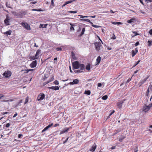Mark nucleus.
<instances>
[{"label":"nucleus","mask_w":152,"mask_h":152,"mask_svg":"<svg viewBox=\"0 0 152 152\" xmlns=\"http://www.w3.org/2000/svg\"><path fill=\"white\" fill-rule=\"evenodd\" d=\"M73 69H76L80 68V64L77 61H75L72 63Z\"/></svg>","instance_id":"nucleus-1"},{"label":"nucleus","mask_w":152,"mask_h":152,"mask_svg":"<svg viewBox=\"0 0 152 152\" xmlns=\"http://www.w3.org/2000/svg\"><path fill=\"white\" fill-rule=\"evenodd\" d=\"M96 49L97 51H99L100 50V48L102 47L101 44L100 42H96L94 43Z\"/></svg>","instance_id":"nucleus-2"},{"label":"nucleus","mask_w":152,"mask_h":152,"mask_svg":"<svg viewBox=\"0 0 152 152\" xmlns=\"http://www.w3.org/2000/svg\"><path fill=\"white\" fill-rule=\"evenodd\" d=\"M11 72L9 71H5L3 74V75L6 77H9L11 76Z\"/></svg>","instance_id":"nucleus-3"},{"label":"nucleus","mask_w":152,"mask_h":152,"mask_svg":"<svg viewBox=\"0 0 152 152\" xmlns=\"http://www.w3.org/2000/svg\"><path fill=\"white\" fill-rule=\"evenodd\" d=\"M45 97V95L42 93H41L37 97V99L38 101H41Z\"/></svg>","instance_id":"nucleus-4"},{"label":"nucleus","mask_w":152,"mask_h":152,"mask_svg":"<svg viewBox=\"0 0 152 152\" xmlns=\"http://www.w3.org/2000/svg\"><path fill=\"white\" fill-rule=\"evenodd\" d=\"M21 24L27 30H29L31 29L30 26L26 23L23 22L21 23Z\"/></svg>","instance_id":"nucleus-5"},{"label":"nucleus","mask_w":152,"mask_h":152,"mask_svg":"<svg viewBox=\"0 0 152 152\" xmlns=\"http://www.w3.org/2000/svg\"><path fill=\"white\" fill-rule=\"evenodd\" d=\"M79 81L77 79H75L73 81V82H71L69 83L68 84H69L70 85H73L74 84H78Z\"/></svg>","instance_id":"nucleus-6"},{"label":"nucleus","mask_w":152,"mask_h":152,"mask_svg":"<svg viewBox=\"0 0 152 152\" xmlns=\"http://www.w3.org/2000/svg\"><path fill=\"white\" fill-rule=\"evenodd\" d=\"M148 77L147 78H145L143 80H141L138 84V85L139 86H140L142 84L144 83L146 81Z\"/></svg>","instance_id":"nucleus-7"},{"label":"nucleus","mask_w":152,"mask_h":152,"mask_svg":"<svg viewBox=\"0 0 152 152\" xmlns=\"http://www.w3.org/2000/svg\"><path fill=\"white\" fill-rule=\"evenodd\" d=\"M37 64V61H34L30 64V66L31 68H34L36 66Z\"/></svg>","instance_id":"nucleus-8"},{"label":"nucleus","mask_w":152,"mask_h":152,"mask_svg":"<svg viewBox=\"0 0 152 152\" xmlns=\"http://www.w3.org/2000/svg\"><path fill=\"white\" fill-rule=\"evenodd\" d=\"M69 130V128H65V129H63L60 133V134L61 135L63 133H66L68 132V131Z\"/></svg>","instance_id":"nucleus-9"},{"label":"nucleus","mask_w":152,"mask_h":152,"mask_svg":"<svg viewBox=\"0 0 152 152\" xmlns=\"http://www.w3.org/2000/svg\"><path fill=\"white\" fill-rule=\"evenodd\" d=\"M138 52V50L136 48L135 49V50H132V57H134Z\"/></svg>","instance_id":"nucleus-10"},{"label":"nucleus","mask_w":152,"mask_h":152,"mask_svg":"<svg viewBox=\"0 0 152 152\" xmlns=\"http://www.w3.org/2000/svg\"><path fill=\"white\" fill-rule=\"evenodd\" d=\"M4 23L6 25H10L9 19L8 17H7L6 19L4 20Z\"/></svg>","instance_id":"nucleus-11"},{"label":"nucleus","mask_w":152,"mask_h":152,"mask_svg":"<svg viewBox=\"0 0 152 152\" xmlns=\"http://www.w3.org/2000/svg\"><path fill=\"white\" fill-rule=\"evenodd\" d=\"M49 88L50 89L54 90H58L59 89V87L57 86H51Z\"/></svg>","instance_id":"nucleus-12"},{"label":"nucleus","mask_w":152,"mask_h":152,"mask_svg":"<svg viewBox=\"0 0 152 152\" xmlns=\"http://www.w3.org/2000/svg\"><path fill=\"white\" fill-rule=\"evenodd\" d=\"M96 145L94 144L90 149V151H94L96 149Z\"/></svg>","instance_id":"nucleus-13"},{"label":"nucleus","mask_w":152,"mask_h":152,"mask_svg":"<svg viewBox=\"0 0 152 152\" xmlns=\"http://www.w3.org/2000/svg\"><path fill=\"white\" fill-rule=\"evenodd\" d=\"M135 20L136 18H133L130 19L129 20H127V22L128 23H130L132 22H133V21Z\"/></svg>","instance_id":"nucleus-14"},{"label":"nucleus","mask_w":152,"mask_h":152,"mask_svg":"<svg viewBox=\"0 0 152 152\" xmlns=\"http://www.w3.org/2000/svg\"><path fill=\"white\" fill-rule=\"evenodd\" d=\"M20 12L18 13H16V15H15V16L17 18H22V16L20 14Z\"/></svg>","instance_id":"nucleus-15"},{"label":"nucleus","mask_w":152,"mask_h":152,"mask_svg":"<svg viewBox=\"0 0 152 152\" xmlns=\"http://www.w3.org/2000/svg\"><path fill=\"white\" fill-rule=\"evenodd\" d=\"M12 31L11 30H9V31H7L6 32L4 33V34H6L7 36L10 35L11 34Z\"/></svg>","instance_id":"nucleus-16"},{"label":"nucleus","mask_w":152,"mask_h":152,"mask_svg":"<svg viewBox=\"0 0 152 152\" xmlns=\"http://www.w3.org/2000/svg\"><path fill=\"white\" fill-rule=\"evenodd\" d=\"M80 70L82 71L85 69V66L84 64H80Z\"/></svg>","instance_id":"nucleus-17"},{"label":"nucleus","mask_w":152,"mask_h":152,"mask_svg":"<svg viewBox=\"0 0 152 152\" xmlns=\"http://www.w3.org/2000/svg\"><path fill=\"white\" fill-rule=\"evenodd\" d=\"M41 51V50L39 49H38L37 50L36 54L35 55V56H36L35 57H37L38 58V55L40 53Z\"/></svg>","instance_id":"nucleus-18"},{"label":"nucleus","mask_w":152,"mask_h":152,"mask_svg":"<svg viewBox=\"0 0 152 152\" xmlns=\"http://www.w3.org/2000/svg\"><path fill=\"white\" fill-rule=\"evenodd\" d=\"M96 61V62L97 63L96 65L99 64L100 63L101 61V57L99 56L97 57Z\"/></svg>","instance_id":"nucleus-19"},{"label":"nucleus","mask_w":152,"mask_h":152,"mask_svg":"<svg viewBox=\"0 0 152 152\" xmlns=\"http://www.w3.org/2000/svg\"><path fill=\"white\" fill-rule=\"evenodd\" d=\"M80 20L81 21H86L88 22L91 24V23L92 22H91L90 20L88 19H83Z\"/></svg>","instance_id":"nucleus-20"},{"label":"nucleus","mask_w":152,"mask_h":152,"mask_svg":"<svg viewBox=\"0 0 152 152\" xmlns=\"http://www.w3.org/2000/svg\"><path fill=\"white\" fill-rule=\"evenodd\" d=\"M35 56H30L29 57V59L31 60H34L35 59H37L38 58Z\"/></svg>","instance_id":"nucleus-21"},{"label":"nucleus","mask_w":152,"mask_h":152,"mask_svg":"<svg viewBox=\"0 0 152 152\" xmlns=\"http://www.w3.org/2000/svg\"><path fill=\"white\" fill-rule=\"evenodd\" d=\"M150 109L148 106H145L144 107L143 110H144L145 112H146L148 111Z\"/></svg>","instance_id":"nucleus-22"},{"label":"nucleus","mask_w":152,"mask_h":152,"mask_svg":"<svg viewBox=\"0 0 152 152\" xmlns=\"http://www.w3.org/2000/svg\"><path fill=\"white\" fill-rule=\"evenodd\" d=\"M20 14L22 16V17L23 15H25L26 14V11H24L23 10H21L20 12Z\"/></svg>","instance_id":"nucleus-23"},{"label":"nucleus","mask_w":152,"mask_h":152,"mask_svg":"<svg viewBox=\"0 0 152 152\" xmlns=\"http://www.w3.org/2000/svg\"><path fill=\"white\" fill-rule=\"evenodd\" d=\"M47 26V24H40L39 26V28H46Z\"/></svg>","instance_id":"nucleus-24"},{"label":"nucleus","mask_w":152,"mask_h":152,"mask_svg":"<svg viewBox=\"0 0 152 152\" xmlns=\"http://www.w3.org/2000/svg\"><path fill=\"white\" fill-rule=\"evenodd\" d=\"M85 31V28H83L82 29V31L81 32V33L79 35V36L81 37V36H82L84 34Z\"/></svg>","instance_id":"nucleus-25"},{"label":"nucleus","mask_w":152,"mask_h":152,"mask_svg":"<svg viewBox=\"0 0 152 152\" xmlns=\"http://www.w3.org/2000/svg\"><path fill=\"white\" fill-rule=\"evenodd\" d=\"M122 102H119L117 104V106H118V107L119 108V109L121 108L122 107Z\"/></svg>","instance_id":"nucleus-26"},{"label":"nucleus","mask_w":152,"mask_h":152,"mask_svg":"<svg viewBox=\"0 0 152 152\" xmlns=\"http://www.w3.org/2000/svg\"><path fill=\"white\" fill-rule=\"evenodd\" d=\"M86 69L88 71L90 69V65L89 64H88L86 66Z\"/></svg>","instance_id":"nucleus-27"},{"label":"nucleus","mask_w":152,"mask_h":152,"mask_svg":"<svg viewBox=\"0 0 152 152\" xmlns=\"http://www.w3.org/2000/svg\"><path fill=\"white\" fill-rule=\"evenodd\" d=\"M74 72L75 73H80L83 72V71H81L80 69V70H75L74 71Z\"/></svg>","instance_id":"nucleus-28"},{"label":"nucleus","mask_w":152,"mask_h":152,"mask_svg":"<svg viewBox=\"0 0 152 152\" xmlns=\"http://www.w3.org/2000/svg\"><path fill=\"white\" fill-rule=\"evenodd\" d=\"M84 93L87 95H89L90 94L91 92L90 91H85Z\"/></svg>","instance_id":"nucleus-29"},{"label":"nucleus","mask_w":152,"mask_h":152,"mask_svg":"<svg viewBox=\"0 0 152 152\" xmlns=\"http://www.w3.org/2000/svg\"><path fill=\"white\" fill-rule=\"evenodd\" d=\"M91 25L93 27L96 28H98L101 27L100 26H99L94 25L92 22L91 23Z\"/></svg>","instance_id":"nucleus-30"},{"label":"nucleus","mask_w":152,"mask_h":152,"mask_svg":"<svg viewBox=\"0 0 152 152\" xmlns=\"http://www.w3.org/2000/svg\"><path fill=\"white\" fill-rule=\"evenodd\" d=\"M111 23L112 24H114V25H116V24H118V25H119V24H121V22H111Z\"/></svg>","instance_id":"nucleus-31"},{"label":"nucleus","mask_w":152,"mask_h":152,"mask_svg":"<svg viewBox=\"0 0 152 152\" xmlns=\"http://www.w3.org/2000/svg\"><path fill=\"white\" fill-rule=\"evenodd\" d=\"M107 95H105L102 97V99L104 100H106L107 99Z\"/></svg>","instance_id":"nucleus-32"},{"label":"nucleus","mask_w":152,"mask_h":152,"mask_svg":"<svg viewBox=\"0 0 152 152\" xmlns=\"http://www.w3.org/2000/svg\"><path fill=\"white\" fill-rule=\"evenodd\" d=\"M148 45L149 46H151L152 45V41L148 40Z\"/></svg>","instance_id":"nucleus-33"},{"label":"nucleus","mask_w":152,"mask_h":152,"mask_svg":"<svg viewBox=\"0 0 152 152\" xmlns=\"http://www.w3.org/2000/svg\"><path fill=\"white\" fill-rule=\"evenodd\" d=\"M71 55H72V58H73V59H75V54L73 52H71Z\"/></svg>","instance_id":"nucleus-34"},{"label":"nucleus","mask_w":152,"mask_h":152,"mask_svg":"<svg viewBox=\"0 0 152 152\" xmlns=\"http://www.w3.org/2000/svg\"><path fill=\"white\" fill-rule=\"evenodd\" d=\"M75 0H70V1H66V4H69L71 3L72 2H73V1H74Z\"/></svg>","instance_id":"nucleus-35"},{"label":"nucleus","mask_w":152,"mask_h":152,"mask_svg":"<svg viewBox=\"0 0 152 152\" xmlns=\"http://www.w3.org/2000/svg\"><path fill=\"white\" fill-rule=\"evenodd\" d=\"M133 33L135 34L134 35H133L132 36V37H135L136 35H139V34L137 33L135 31H133Z\"/></svg>","instance_id":"nucleus-36"},{"label":"nucleus","mask_w":152,"mask_h":152,"mask_svg":"<svg viewBox=\"0 0 152 152\" xmlns=\"http://www.w3.org/2000/svg\"><path fill=\"white\" fill-rule=\"evenodd\" d=\"M70 138V137H68V138H67L65 140V141L63 142V143L64 144L65 143H66L68 141V140H70V139H69Z\"/></svg>","instance_id":"nucleus-37"},{"label":"nucleus","mask_w":152,"mask_h":152,"mask_svg":"<svg viewBox=\"0 0 152 152\" xmlns=\"http://www.w3.org/2000/svg\"><path fill=\"white\" fill-rule=\"evenodd\" d=\"M48 128L47 127V126H46L42 131V132H44L46 131L48 129Z\"/></svg>","instance_id":"nucleus-38"},{"label":"nucleus","mask_w":152,"mask_h":152,"mask_svg":"<svg viewBox=\"0 0 152 152\" xmlns=\"http://www.w3.org/2000/svg\"><path fill=\"white\" fill-rule=\"evenodd\" d=\"M23 71L24 72V73H27L28 72V69H27L23 70H22L21 71V72H23Z\"/></svg>","instance_id":"nucleus-39"},{"label":"nucleus","mask_w":152,"mask_h":152,"mask_svg":"<svg viewBox=\"0 0 152 152\" xmlns=\"http://www.w3.org/2000/svg\"><path fill=\"white\" fill-rule=\"evenodd\" d=\"M68 12L72 13H77V11H69Z\"/></svg>","instance_id":"nucleus-40"},{"label":"nucleus","mask_w":152,"mask_h":152,"mask_svg":"<svg viewBox=\"0 0 152 152\" xmlns=\"http://www.w3.org/2000/svg\"><path fill=\"white\" fill-rule=\"evenodd\" d=\"M28 97H27L26 98V99H25V102L24 103V104H26V103H27V102H28Z\"/></svg>","instance_id":"nucleus-41"},{"label":"nucleus","mask_w":152,"mask_h":152,"mask_svg":"<svg viewBox=\"0 0 152 152\" xmlns=\"http://www.w3.org/2000/svg\"><path fill=\"white\" fill-rule=\"evenodd\" d=\"M138 151V147L137 146H136L134 149V152H137Z\"/></svg>","instance_id":"nucleus-42"},{"label":"nucleus","mask_w":152,"mask_h":152,"mask_svg":"<svg viewBox=\"0 0 152 152\" xmlns=\"http://www.w3.org/2000/svg\"><path fill=\"white\" fill-rule=\"evenodd\" d=\"M56 49L57 51H61L62 50V48L60 47L57 48H56Z\"/></svg>","instance_id":"nucleus-43"},{"label":"nucleus","mask_w":152,"mask_h":152,"mask_svg":"<svg viewBox=\"0 0 152 152\" xmlns=\"http://www.w3.org/2000/svg\"><path fill=\"white\" fill-rule=\"evenodd\" d=\"M33 11H40L41 10L39 9H33L32 10Z\"/></svg>","instance_id":"nucleus-44"},{"label":"nucleus","mask_w":152,"mask_h":152,"mask_svg":"<svg viewBox=\"0 0 152 152\" xmlns=\"http://www.w3.org/2000/svg\"><path fill=\"white\" fill-rule=\"evenodd\" d=\"M54 83H55L56 85H58L59 84L57 80H56L54 82Z\"/></svg>","instance_id":"nucleus-45"},{"label":"nucleus","mask_w":152,"mask_h":152,"mask_svg":"<svg viewBox=\"0 0 152 152\" xmlns=\"http://www.w3.org/2000/svg\"><path fill=\"white\" fill-rule=\"evenodd\" d=\"M53 77H51L50 79H49V81L47 83H48L50 82H51L53 80Z\"/></svg>","instance_id":"nucleus-46"},{"label":"nucleus","mask_w":152,"mask_h":152,"mask_svg":"<svg viewBox=\"0 0 152 152\" xmlns=\"http://www.w3.org/2000/svg\"><path fill=\"white\" fill-rule=\"evenodd\" d=\"M53 125V124L52 123L51 124L48 125V126H47L48 128H49L51 127Z\"/></svg>","instance_id":"nucleus-47"},{"label":"nucleus","mask_w":152,"mask_h":152,"mask_svg":"<svg viewBox=\"0 0 152 152\" xmlns=\"http://www.w3.org/2000/svg\"><path fill=\"white\" fill-rule=\"evenodd\" d=\"M139 44V42H137L136 43L134 44V45L135 46H137Z\"/></svg>","instance_id":"nucleus-48"},{"label":"nucleus","mask_w":152,"mask_h":152,"mask_svg":"<svg viewBox=\"0 0 152 152\" xmlns=\"http://www.w3.org/2000/svg\"><path fill=\"white\" fill-rule=\"evenodd\" d=\"M149 34L150 35H152V29H151L149 31Z\"/></svg>","instance_id":"nucleus-49"},{"label":"nucleus","mask_w":152,"mask_h":152,"mask_svg":"<svg viewBox=\"0 0 152 152\" xmlns=\"http://www.w3.org/2000/svg\"><path fill=\"white\" fill-rule=\"evenodd\" d=\"M131 80V78H129L127 81L126 82V83H128Z\"/></svg>","instance_id":"nucleus-50"},{"label":"nucleus","mask_w":152,"mask_h":152,"mask_svg":"<svg viewBox=\"0 0 152 152\" xmlns=\"http://www.w3.org/2000/svg\"><path fill=\"white\" fill-rule=\"evenodd\" d=\"M115 148H116V146H112L111 148V149L112 150L114 149Z\"/></svg>","instance_id":"nucleus-51"},{"label":"nucleus","mask_w":152,"mask_h":152,"mask_svg":"<svg viewBox=\"0 0 152 152\" xmlns=\"http://www.w3.org/2000/svg\"><path fill=\"white\" fill-rule=\"evenodd\" d=\"M70 29L71 30H73L74 31L75 30V29H74V27L72 25L71 26V27H70Z\"/></svg>","instance_id":"nucleus-52"},{"label":"nucleus","mask_w":152,"mask_h":152,"mask_svg":"<svg viewBox=\"0 0 152 152\" xmlns=\"http://www.w3.org/2000/svg\"><path fill=\"white\" fill-rule=\"evenodd\" d=\"M59 124H56L54 125V127H56V126H59Z\"/></svg>","instance_id":"nucleus-53"},{"label":"nucleus","mask_w":152,"mask_h":152,"mask_svg":"<svg viewBox=\"0 0 152 152\" xmlns=\"http://www.w3.org/2000/svg\"><path fill=\"white\" fill-rule=\"evenodd\" d=\"M34 70V69H28V71L29 72V71H33Z\"/></svg>","instance_id":"nucleus-54"},{"label":"nucleus","mask_w":152,"mask_h":152,"mask_svg":"<svg viewBox=\"0 0 152 152\" xmlns=\"http://www.w3.org/2000/svg\"><path fill=\"white\" fill-rule=\"evenodd\" d=\"M10 126V124L9 123H7L6 125V127H8Z\"/></svg>","instance_id":"nucleus-55"},{"label":"nucleus","mask_w":152,"mask_h":152,"mask_svg":"<svg viewBox=\"0 0 152 152\" xmlns=\"http://www.w3.org/2000/svg\"><path fill=\"white\" fill-rule=\"evenodd\" d=\"M146 2H148V1L149 2H152V0H146L145 1Z\"/></svg>","instance_id":"nucleus-56"},{"label":"nucleus","mask_w":152,"mask_h":152,"mask_svg":"<svg viewBox=\"0 0 152 152\" xmlns=\"http://www.w3.org/2000/svg\"><path fill=\"white\" fill-rule=\"evenodd\" d=\"M18 115L17 113H16L13 115V117L15 118V117Z\"/></svg>","instance_id":"nucleus-57"},{"label":"nucleus","mask_w":152,"mask_h":152,"mask_svg":"<svg viewBox=\"0 0 152 152\" xmlns=\"http://www.w3.org/2000/svg\"><path fill=\"white\" fill-rule=\"evenodd\" d=\"M102 85V84L100 83H98V87H101V86Z\"/></svg>","instance_id":"nucleus-58"},{"label":"nucleus","mask_w":152,"mask_h":152,"mask_svg":"<svg viewBox=\"0 0 152 152\" xmlns=\"http://www.w3.org/2000/svg\"><path fill=\"white\" fill-rule=\"evenodd\" d=\"M148 106L150 108L152 106V103L150 104H149Z\"/></svg>","instance_id":"nucleus-59"},{"label":"nucleus","mask_w":152,"mask_h":152,"mask_svg":"<svg viewBox=\"0 0 152 152\" xmlns=\"http://www.w3.org/2000/svg\"><path fill=\"white\" fill-rule=\"evenodd\" d=\"M112 39H116V37L114 35L112 37Z\"/></svg>","instance_id":"nucleus-60"},{"label":"nucleus","mask_w":152,"mask_h":152,"mask_svg":"<svg viewBox=\"0 0 152 152\" xmlns=\"http://www.w3.org/2000/svg\"><path fill=\"white\" fill-rule=\"evenodd\" d=\"M51 4L52 5H53V4H54L53 0H51Z\"/></svg>","instance_id":"nucleus-61"},{"label":"nucleus","mask_w":152,"mask_h":152,"mask_svg":"<svg viewBox=\"0 0 152 152\" xmlns=\"http://www.w3.org/2000/svg\"><path fill=\"white\" fill-rule=\"evenodd\" d=\"M78 16H80V18H84V16H83L82 15H79Z\"/></svg>","instance_id":"nucleus-62"},{"label":"nucleus","mask_w":152,"mask_h":152,"mask_svg":"<svg viewBox=\"0 0 152 152\" xmlns=\"http://www.w3.org/2000/svg\"><path fill=\"white\" fill-rule=\"evenodd\" d=\"M140 2V3L142 4H143V5H144V4L143 3V1H142V0H139Z\"/></svg>","instance_id":"nucleus-63"},{"label":"nucleus","mask_w":152,"mask_h":152,"mask_svg":"<svg viewBox=\"0 0 152 152\" xmlns=\"http://www.w3.org/2000/svg\"><path fill=\"white\" fill-rule=\"evenodd\" d=\"M95 17H96L95 15H94V16H89V18H95Z\"/></svg>","instance_id":"nucleus-64"}]
</instances>
